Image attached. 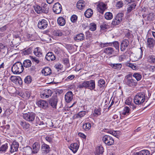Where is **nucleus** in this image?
<instances>
[{
	"label": "nucleus",
	"mask_w": 155,
	"mask_h": 155,
	"mask_svg": "<svg viewBox=\"0 0 155 155\" xmlns=\"http://www.w3.org/2000/svg\"><path fill=\"white\" fill-rule=\"evenodd\" d=\"M88 81H84L81 82L78 85V87L80 89L84 88L87 89Z\"/></svg>",
	"instance_id": "393cba45"
},
{
	"label": "nucleus",
	"mask_w": 155,
	"mask_h": 155,
	"mask_svg": "<svg viewBox=\"0 0 155 155\" xmlns=\"http://www.w3.org/2000/svg\"><path fill=\"white\" fill-rule=\"evenodd\" d=\"M52 92L50 89H46L42 91L40 94V96L41 98H47L51 96Z\"/></svg>",
	"instance_id": "423d86ee"
},
{
	"label": "nucleus",
	"mask_w": 155,
	"mask_h": 155,
	"mask_svg": "<svg viewBox=\"0 0 155 155\" xmlns=\"http://www.w3.org/2000/svg\"><path fill=\"white\" fill-rule=\"evenodd\" d=\"M57 102L56 98H52L50 100L49 104L53 108H56Z\"/></svg>",
	"instance_id": "bb28decb"
},
{
	"label": "nucleus",
	"mask_w": 155,
	"mask_h": 155,
	"mask_svg": "<svg viewBox=\"0 0 155 155\" xmlns=\"http://www.w3.org/2000/svg\"><path fill=\"white\" fill-rule=\"evenodd\" d=\"M126 65L130 68L133 70H136L138 69V67L137 65L131 63H127L126 64Z\"/></svg>",
	"instance_id": "e433bc0d"
},
{
	"label": "nucleus",
	"mask_w": 155,
	"mask_h": 155,
	"mask_svg": "<svg viewBox=\"0 0 155 155\" xmlns=\"http://www.w3.org/2000/svg\"><path fill=\"white\" fill-rule=\"evenodd\" d=\"M62 8L61 5L58 2L55 3L53 5V10L56 14L60 13L62 11Z\"/></svg>",
	"instance_id": "1a4fd4ad"
},
{
	"label": "nucleus",
	"mask_w": 155,
	"mask_h": 155,
	"mask_svg": "<svg viewBox=\"0 0 155 155\" xmlns=\"http://www.w3.org/2000/svg\"><path fill=\"white\" fill-rule=\"evenodd\" d=\"M108 27V25L105 22H103L100 25L101 29L102 30H105L107 29Z\"/></svg>",
	"instance_id": "8fccbe9b"
},
{
	"label": "nucleus",
	"mask_w": 155,
	"mask_h": 155,
	"mask_svg": "<svg viewBox=\"0 0 155 155\" xmlns=\"http://www.w3.org/2000/svg\"><path fill=\"white\" fill-rule=\"evenodd\" d=\"M78 17L75 15H73L71 17V21L73 23L76 22L77 20Z\"/></svg>",
	"instance_id": "e2e57ef3"
},
{
	"label": "nucleus",
	"mask_w": 155,
	"mask_h": 155,
	"mask_svg": "<svg viewBox=\"0 0 155 155\" xmlns=\"http://www.w3.org/2000/svg\"><path fill=\"white\" fill-rule=\"evenodd\" d=\"M32 52L31 49L29 48L24 50L22 53V54L24 55H28Z\"/></svg>",
	"instance_id": "052dcab7"
},
{
	"label": "nucleus",
	"mask_w": 155,
	"mask_h": 155,
	"mask_svg": "<svg viewBox=\"0 0 155 155\" xmlns=\"http://www.w3.org/2000/svg\"><path fill=\"white\" fill-rule=\"evenodd\" d=\"M86 3L83 0H80L77 4V8L80 10H82L85 8Z\"/></svg>",
	"instance_id": "f8f14e48"
},
{
	"label": "nucleus",
	"mask_w": 155,
	"mask_h": 155,
	"mask_svg": "<svg viewBox=\"0 0 155 155\" xmlns=\"http://www.w3.org/2000/svg\"><path fill=\"white\" fill-rule=\"evenodd\" d=\"M33 150L32 152L33 153H37L40 148V143L36 142L32 145Z\"/></svg>",
	"instance_id": "2eb2a0df"
},
{
	"label": "nucleus",
	"mask_w": 155,
	"mask_h": 155,
	"mask_svg": "<svg viewBox=\"0 0 155 155\" xmlns=\"http://www.w3.org/2000/svg\"><path fill=\"white\" fill-rule=\"evenodd\" d=\"M137 56L138 58H141L143 55V51L142 48H141L138 50L137 54Z\"/></svg>",
	"instance_id": "5fc2aeb1"
},
{
	"label": "nucleus",
	"mask_w": 155,
	"mask_h": 155,
	"mask_svg": "<svg viewBox=\"0 0 155 155\" xmlns=\"http://www.w3.org/2000/svg\"><path fill=\"white\" fill-rule=\"evenodd\" d=\"M154 40L152 38H148L147 40V44L148 47L151 48H153L154 46Z\"/></svg>",
	"instance_id": "c756f323"
},
{
	"label": "nucleus",
	"mask_w": 155,
	"mask_h": 155,
	"mask_svg": "<svg viewBox=\"0 0 155 155\" xmlns=\"http://www.w3.org/2000/svg\"><path fill=\"white\" fill-rule=\"evenodd\" d=\"M57 22L58 24L60 26H63L65 24V19L62 17H59L57 19Z\"/></svg>",
	"instance_id": "2f4dec72"
},
{
	"label": "nucleus",
	"mask_w": 155,
	"mask_h": 155,
	"mask_svg": "<svg viewBox=\"0 0 155 155\" xmlns=\"http://www.w3.org/2000/svg\"><path fill=\"white\" fill-rule=\"evenodd\" d=\"M35 114L32 112H28L23 114V118L26 121L31 122L35 119Z\"/></svg>",
	"instance_id": "20e7f679"
},
{
	"label": "nucleus",
	"mask_w": 155,
	"mask_h": 155,
	"mask_svg": "<svg viewBox=\"0 0 155 155\" xmlns=\"http://www.w3.org/2000/svg\"><path fill=\"white\" fill-rule=\"evenodd\" d=\"M124 5L123 2L121 1H119L117 2L116 5V6L118 9L122 8Z\"/></svg>",
	"instance_id": "13d9d810"
},
{
	"label": "nucleus",
	"mask_w": 155,
	"mask_h": 155,
	"mask_svg": "<svg viewBox=\"0 0 155 155\" xmlns=\"http://www.w3.org/2000/svg\"><path fill=\"white\" fill-rule=\"evenodd\" d=\"M132 99L131 98H128L125 101V104L129 105V106L132 104Z\"/></svg>",
	"instance_id": "69168bd1"
},
{
	"label": "nucleus",
	"mask_w": 155,
	"mask_h": 155,
	"mask_svg": "<svg viewBox=\"0 0 155 155\" xmlns=\"http://www.w3.org/2000/svg\"><path fill=\"white\" fill-rule=\"evenodd\" d=\"M129 45V41L127 40H124L120 44V49L121 51H124Z\"/></svg>",
	"instance_id": "ddd939ff"
},
{
	"label": "nucleus",
	"mask_w": 155,
	"mask_h": 155,
	"mask_svg": "<svg viewBox=\"0 0 155 155\" xmlns=\"http://www.w3.org/2000/svg\"><path fill=\"white\" fill-rule=\"evenodd\" d=\"M120 22L116 18L114 19L112 22V24L113 25H116L120 24Z\"/></svg>",
	"instance_id": "0e129e2a"
},
{
	"label": "nucleus",
	"mask_w": 155,
	"mask_h": 155,
	"mask_svg": "<svg viewBox=\"0 0 155 155\" xmlns=\"http://www.w3.org/2000/svg\"><path fill=\"white\" fill-rule=\"evenodd\" d=\"M101 48H104L108 46H110L112 45V43L110 42L105 43H101Z\"/></svg>",
	"instance_id": "4d7b16f0"
},
{
	"label": "nucleus",
	"mask_w": 155,
	"mask_h": 155,
	"mask_svg": "<svg viewBox=\"0 0 155 155\" xmlns=\"http://www.w3.org/2000/svg\"><path fill=\"white\" fill-rule=\"evenodd\" d=\"M132 76L137 81H140L142 78L141 75L138 73H134L133 75L132 74Z\"/></svg>",
	"instance_id": "a18cd8bd"
},
{
	"label": "nucleus",
	"mask_w": 155,
	"mask_h": 155,
	"mask_svg": "<svg viewBox=\"0 0 155 155\" xmlns=\"http://www.w3.org/2000/svg\"><path fill=\"white\" fill-rule=\"evenodd\" d=\"M132 74L130 73L126 75L125 77L123 82L124 84L128 87H134L137 84L136 81L132 78Z\"/></svg>",
	"instance_id": "f257e3e1"
},
{
	"label": "nucleus",
	"mask_w": 155,
	"mask_h": 155,
	"mask_svg": "<svg viewBox=\"0 0 155 155\" xmlns=\"http://www.w3.org/2000/svg\"><path fill=\"white\" fill-rule=\"evenodd\" d=\"M32 81L31 77L30 76H28L25 78L24 82L26 84H30Z\"/></svg>",
	"instance_id": "49530a36"
},
{
	"label": "nucleus",
	"mask_w": 155,
	"mask_h": 155,
	"mask_svg": "<svg viewBox=\"0 0 155 155\" xmlns=\"http://www.w3.org/2000/svg\"><path fill=\"white\" fill-rule=\"evenodd\" d=\"M54 67L56 69H61L63 66L60 63H58L55 65Z\"/></svg>",
	"instance_id": "774afa93"
},
{
	"label": "nucleus",
	"mask_w": 155,
	"mask_h": 155,
	"mask_svg": "<svg viewBox=\"0 0 155 155\" xmlns=\"http://www.w3.org/2000/svg\"><path fill=\"white\" fill-rule=\"evenodd\" d=\"M11 110L9 109H7L5 111L4 113L2 116L4 119L8 118V117L10 115L11 113L10 112Z\"/></svg>",
	"instance_id": "c03bdc74"
},
{
	"label": "nucleus",
	"mask_w": 155,
	"mask_h": 155,
	"mask_svg": "<svg viewBox=\"0 0 155 155\" xmlns=\"http://www.w3.org/2000/svg\"><path fill=\"white\" fill-rule=\"evenodd\" d=\"M110 43H112V45H113V46L117 51V52H119V42L117 41H115Z\"/></svg>",
	"instance_id": "de8ad7c7"
},
{
	"label": "nucleus",
	"mask_w": 155,
	"mask_h": 155,
	"mask_svg": "<svg viewBox=\"0 0 155 155\" xmlns=\"http://www.w3.org/2000/svg\"><path fill=\"white\" fill-rule=\"evenodd\" d=\"M79 147V145L77 143H72L71 144L70 149L74 153H75L77 152L78 149Z\"/></svg>",
	"instance_id": "aec40b11"
},
{
	"label": "nucleus",
	"mask_w": 155,
	"mask_h": 155,
	"mask_svg": "<svg viewBox=\"0 0 155 155\" xmlns=\"http://www.w3.org/2000/svg\"><path fill=\"white\" fill-rule=\"evenodd\" d=\"M136 6V4L135 3H132L131 4L128 5L127 10L128 13L130 12L132 10L134 9Z\"/></svg>",
	"instance_id": "473e14b6"
},
{
	"label": "nucleus",
	"mask_w": 155,
	"mask_h": 155,
	"mask_svg": "<svg viewBox=\"0 0 155 155\" xmlns=\"http://www.w3.org/2000/svg\"><path fill=\"white\" fill-rule=\"evenodd\" d=\"M96 29V25L95 24L92 23L90 24L89 30L92 31H95Z\"/></svg>",
	"instance_id": "864d4df0"
},
{
	"label": "nucleus",
	"mask_w": 155,
	"mask_h": 155,
	"mask_svg": "<svg viewBox=\"0 0 155 155\" xmlns=\"http://www.w3.org/2000/svg\"><path fill=\"white\" fill-rule=\"evenodd\" d=\"M41 150L43 153H47L50 151V148L48 145L44 143L42 145Z\"/></svg>",
	"instance_id": "412c9836"
},
{
	"label": "nucleus",
	"mask_w": 155,
	"mask_h": 155,
	"mask_svg": "<svg viewBox=\"0 0 155 155\" xmlns=\"http://www.w3.org/2000/svg\"><path fill=\"white\" fill-rule=\"evenodd\" d=\"M93 12L91 8L88 9L84 12V15L87 18H90L92 15Z\"/></svg>",
	"instance_id": "72a5a7b5"
},
{
	"label": "nucleus",
	"mask_w": 155,
	"mask_h": 155,
	"mask_svg": "<svg viewBox=\"0 0 155 155\" xmlns=\"http://www.w3.org/2000/svg\"><path fill=\"white\" fill-rule=\"evenodd\" d=\"M20 124L23 127V129L25 130L28 129L30 126V124L28 123L25 121H21Z\"/></svg>",
	"instance_id": "c9c22d12"
},
{
	"label": "nucleus",
	"mask_w": 155,
	"mask_h": 155,
	"mask_svg": "<svg viewBox=\"0 0 155 155\" xmlns=\"http://www.w3.org/2000/svg\"><path fill=\"white\" fill-rule=\"evenodd\" d=\"M19 146V144L17 141L15 140L13 141L11 145L10 152L13 153L17 151Z\"/></svg>",
	"instance_id": "9d476101"
},
{
	"label": "nucleus",
	"mask_w": 155,
	"mask_h": 155,
	"mask_svg": "<svg viewBox=\"0 0 155 155\" xmlns=\"http://www.w3.org/2000/svg\"><path fill=\"white\" fill-rule=\"evenodd\" d=\"M109 65L112 68L118 70H120L122 66V64L120 63H111Z\"/></svg>",
	"instance_id": "a878e982"
},
{
	"label": "nucleus",
	"mask_w": 155,
	"mask_h": 155,
	"mask_svg": "<svg viewBox=\"0 0 155 155\" xmlns=\"http://www.w3.org/2000/svg\"><path fill=\"white\" fill-rule=\"evenodd\" d=\"M46 124L47 125V126H49L50 127H52L53 128H56L57 127L54 126V123L52 121V120H48L46 123Z\"/></svg>",
	"instance_id": "6e6d98bb"
},
{
	"label": "nucleus",
	"mask_w": 155,
	"mask_h": 155,
	"mask_svg": "<svg viewBox=\"0 0 155 155\" xmlns=\"http://www.w3.org/2000/svg\"><path fill=\"white\" fill-rule=\"evenodd\" d=\"M84 38V35L82 33L77 34L74 38V40L77 41H81Z\"/></svg>",
	"instance_id": "cd10ccee"
},
{
	"label": "nucleus",
	"mask_w": 155,
	"mask_h": 155,
	"mask_svg": "<svg viewBox=\"0 0 155 155\" xmlns=\"http://www.w3.org/2000/svg\"><path fill=\"white\" fill-rule=\"evenodd\" d=\"M42 73L45 76L50 75L51 74V70L49 67H45L42 70Z\"/></svg>",
	"instance_id": "c85d7f7f"
},
{
	"label": "nucleus",
	"mask_w": 155,
	"mask_h": 155,
	"mask_svg": "<svg viewBox=\"0 0 155 155\" xmlns=\"http://www.w3.org/2000/svg\"><path fill=\"white\" fill-rule=\"evenodd\" d=\"M91 127V124L89 122L84 123L83 125V128L85 130H88Z\"/></svg>",
	"instance_id": "a19ab883"
},
{
	"label": "nucleus",
	"mask_w": 155,
	"mask_h": 155,
	"mask_svg": "<svg viewBox=\"0 0 155 155\" xmlns=\"http://www.w3.org/2000/svg\"><path fill=\"white\" fill-rule=\"evenodd\" d=\"M130 108L128 107H125L122 112V114L124 115H127L130 112Z\"/></svg>",
	"instance_id": "4c0bfd02"
},
{
	"label": "nucleus",
	"mask_w": 155,
	"mask_h": 155,
	"mask_svg": "<svg viewBox=\"0 0 155 155\" xmlns=\"http://www.w3.org/2000/svg\"><path fill=\"white\" fill-rule=\"evenodd\" d=\"M34 9L35 12L38 14L42 13L41 8L40 6L38 5H35L34 6Z\"/></svg>",
	"instance_id": "37998d69"
},
{
	"label": "nucleus",
	"mask_w": 155,
	"mask_h": 155,
	"mask_svg": "<svg viewBox=\"0 0 155 155\" xmlns=\"http://www.w3.org/2000/svg\"><path fill=\"white\" fill-rule=\"evenodd\" d=\"M56 35L58 36H61L62 35V32L60 30H57L55 33Z\"/></svg>",
	"instance_id": "338daca9"
},
{
	"label": "nucleus",
	"mask_w": 155,
	"mask_h": 155,
	"mask_svg": "<svg viewBox=\"0 0 155 155\" xmlns=\"http://www.w3.org/2000/svg\"><path fill=\"white\" fill-rule=\"evenodd\" d=\"M34 53L36 56L38 57H40L42 55L41 50L39 47H37L35 48Z\"/></svg>",
	"instance_id": "4be33fe9"
},
{
	"label": "nucleus",
	"mask_w": 155,
	"mask_h": 155,
	"mask_svg": "<svg viewBox=\"0 0 155 155\" xmlns=\"http://www.w3.org/2000/svg\"><path fill=\"white\" fill-rule=\"evenodd\" d=\"M73 94L71 91H70L67 92L65 95V99L66 101L69 103L73 99Z\"/></svg>",
	"instance_id": "4468645a"
},
{
	"label": "nucleus",
	"mask_w": 155,
	"mask_h": 155,
	"mask_svg": "<svg viewBox=\"0 0 155 155\" xmlns=\"http://www.w3.org/2000/svg\"><path fill=\"white\" fill-rule=\"evenodd\" d=\"M23 65L26 68H29L31 65V61L30 60H25L23 62Z\"/></svg>",
	"instance_id": "79ce46f5"
},
{
	"label": "nucleus",
	"mask_w": 155,
	"mask_h": 155,
	"mask_svg": "<svg viewBox=\"0 0 155 155\" xmlns=\"http://www.w3.org/2000/svg\"><path fill=\"white\" fill-rule=\"evenodd\" d=\"M48 25V22L45 19L39 20L38 22V27L41 29H44L46 28Z\"/></svg>",
	"instance_id": "0eeeda50"
},
{
	"label": "nucleus",
	"mask_w": 155,
	"mask_h": 155,
	"mask_svg": "<svg viewBox=\"0 0 155 155\" xmlns=\"http://www.w3.org/2000/svg\"><path fill=\"white\" fill-rule=\"evenodd\" d=\"M45 59L47 61H50L55 60V57L53 53L50 52L47 54L45 56Z\"/></svg>",
	"instance_id": "6ab92c4d"
},
{
	"label": "nucleus",
	"mask_w": 155,
	"mask_h": 155,
	"mask_svg": "<svg viewBox=\"0 0 155 155\" xmlns=\"http://www.w3.org/2000/svg\"><path fill=\"white\" fill-rule=\"evenodd\" d=\"M104 148L101 145L98 146L96 148V150L95 152L96 155H99L102 154L104 152Z\"/></svg>",
	"instance_id": "7c9ffc66"
},
{
	"label": "nucleus",
	"mask_w": 155,
	"mask_h": 155,
	"mask_svg": "<svg viewBox=\"0 0 155 155\" xmlns=\"http://www.w3.org/2000/svg\"><path fill=\"white\" fill-rule=\"evenodd\" d=\"M30 57L32 62L36 64L39 63L40 61L38 58L33 56H30Z\"/></svg>",
	"instance_id": "603ef678"
},
{
	"label": "nucleus",
	"mask_w": 155,
	"mask_h": 155,
	"mask_svg": "<svg viewBox=\"0 0 155 155\" xmlns=\"http://www.w3.org/2000/svg\"><path fill=\"white\" fill-rule=\"evenodd\" d=\"M8 143H5L2 145L0 147V151L5 153L8 148Z\"/></svg>",
	"instance_id": "58836bf2"
},
{
	"label": "nucleus",
	"mask_w": 155,
	"mask_h": 155,
	"mask_svg": "<svg viewBox=\"0 0 155 155\" xmlns=\"http://www.w3.org/2000/svg\"><path fill=\"white\" fill-rule=\"evenodd\" d=\"M134 155H150L149 151L147 150H142L139 152L134 153Z\"/></svg>",
	"instance_id": "b1692460"
},
{
	"label": "nucleus",
	"mask_w": 155,
	"mask_h": 155,
	"mask_svg": "<svg viewBox=\"0 0 155 155\" xmlns=\"http://www.w3.org/2000/svg\"><path fill=\"white\" fill-rule=\"evenodd\" d=\"M42 12L45 14L48 13L49 11V6L48 5L45 3H42L41 5Z\"/></svg>",
	"instance_id": "a211bd4d"
},
{
	"label": "nucleus",
	"mask_w": 155,
	"mask_h": 155,
	"mask_svg": "<svg viewBox=\"0 0 155 155\" xmlns=\"http://www.w3.org/2000/svg\"><path fill=\"white\" fill-rule=\"evenodd\" d=\"M124 16V14L122 13H120L118 14L116 16L115 18L117 19L118 21H119L120 22L122 20Z\"/></svg>",
	"instance_id": "3c124183"
},
{
	"label": "nucleus",
	"mask_w": 155,
	"mask_h": 155,
	"mask_svg": "<svg viewBox=\"0 0 155 155\" xmlns=\"http://www.w3.org/2000/svg\"><path fill=\"white\" fill-rule=\"evenodd\" d=\"M147 61L151 64H155V56L153 55H149L147 58Z\"/></svg>",
	"instance_id": "ea45409f"
},
{
	"label": "nucleus",
	"mask_w": 155,
	"mask_h": 155,
	"mask_svg": "<svg viewBox=\"0 0 155 155\" xmlns=\"http://www.w3.org/2000/svg\"><path fill=\"white\" fill-rule=\"evenodd\" d=\"M145 97V94L144 93H138L134 97V102L137 105L142 104L146 100Z\"/></svg>",
	"instance_id": "f03ea898"
},
{
	"label": "nucleus",
	"mask_w": 155,
	"mask_h": 155,
	"mask_svg": "<svg viewBox=\"0 0 155 155\" xmlns=\"http://www.w3.org/2000/svg\"><path fill=\"white\" fill-rule=\"evenodd\" d=\"M154 17V14L153 13L151 12L149 14H148L147 16V19L146 20L151 21L152 20L153 18Z\"/></svg>",
	"instance_id": "bf43d9fd"
},
{
	"label": "nucleus",
	"mask_w": 155,
	"mask_h": 155,
	"mask_svg": "<svg viewBox=\"0 0 155 155\" xmlns=\"http://www.w3.org/2000/svg\"><path fill=\"white\" fill-rule=\"evenodd\" d=\"M114 48L111 47L106 48L104 50V52L108 55L113 54L114 53Z\"/></svg>",
	"instance_id": "5701e85b"
},
{
	"label": "nucleus",
	"mask_w": 155,
	"mask_h": 155,
	"mask_svg": "<svg viewBox=\"0 0 155 155\" xmlns=\"http://www.w3.org/2000/svg\"><path fill=\"white\" fill-rule=\"evenodd\" d=\"M105 18L107 20H110L113 18L112 14L110 12H106L104 15Z\"/></svg>",
	"instance_id": "09e8293b"
},
{
	"label": "nucleus",
	"mask_w": 155,
	"mask_h": 155,
	"mask_svg": "<svg viewBox=\"0 0 155 155\" xmlns=\"http://www.w3.org/2000/svg\"><path fill=\"white\" fill-rule=\"evenodd\" d=\"M103 142L107 146L112 145L114 142V139L112 137L108 135H105L103 137Z\"/></svg>",
	"instance_id": "39448f33"
},
{
	"label": "nucleus",
	"mask_w": 155,
	"mask_h": 155,
	"mask_svg": "<svg viewBox=\"0 0 155 155\" xmlns=\"http://www.w3.org/2000/svg\"><path fill=\"white\" fill-rule=\"evenodd\" d=\"M94 116L99 115L101 114V111L100 109L96 108L94 109Z\"/></svg>",
	"instance_id": "680f3d73"
},
{
	"label": "nucleus",
	"mask_w": 155,
	"mask_h": 155,
	"mask_svg": "<svg viewBox=\"0 0 155 155\" xmlns=\"http://www.w3.org/2000/svg\"><path fill=\"white\" fill-rule=\"evenodd\" d=\"M24 70L22 64L20 62L15 63L12 68V71L15 74H19L21 73Z\"/></svg>",
	"instance_id": "7ed1b4c3"
},
{
	"label": "nucleus",
	"mask_w": 155,
	"mask_h": 155,
	"mask_svg": "<svg viewBox=\"0 0 155 155\" xmlns=\"http://www.w3.org/2000/svg\"><path fill=\"white\" fill-rule=\"evenodd\" d=\"M97 10L100 13L103 14L105 10L106 9V5L103 2L99 3L97 5Z\"/></svg>",
	"instance_id": "9b49d317"
},
{
	"label": "nucleus",
	"mask_w": 155,
	"mask_h": 155,
	"mask_svg": "<svg viewBox=\"0 0 155 155\" xmlns=\"http://www.w3.org/2000/svg\"><path fill=\"white\" fill-rule=\"evenodd\" d=\"M88 87L87 89H90L91 90H94L95 91L94 89L95 87V81L93 80H91L88 81Z\"/></svg>",
	"instance_id": "dca6fc26"
},
{
	"label": "nucleus",
	"mask_w": 155,
	"mask_h": 155,
	"mask_svg": "<svg viewBox=\"0 0 155 155\" xmlns=\"http://www.w3.org/2000/svg\"><path fill=\"white\" fill-rule=\"evenodd\" d=\"M36 104L41 108L46 109L48 107V102L44 100H40L36 102Z\"/></svg>",
	"instance_id": "6e6552de"
},
{
	"label": "nucleus",
	"mask_w": 155,
	"mask_h": 155,
	"mask_svg": "<svg viewBox=\"0 0 155 155\" xmlns=\"http://www.w3.org/2000/svg\"><path fill=\"white\" fill-rule=\"evenodd\" d=\"M86 114V112L85 111H81L78 113L74 114L73 117L74 119H76L78 118H82L84 117Z\"/></svg>",
	"instance_id": "f3484780"
},
{
	"label": "nucleus",
	"mask_w": 155,
	"mask_h": 155,
	"mask_svg": "<svg viewBox=\"0 0 155 155\" xmlns=\"http://www.w3.org/2000/svg\"><path fill=\"white\" fill-rule=\"evenodd\" d=\"M98 84V85L100 88H104L105 87V82L103 79L99 80Z\"/></svg>",
	"instance_id": "f704fd0d"
}]
</instances>
